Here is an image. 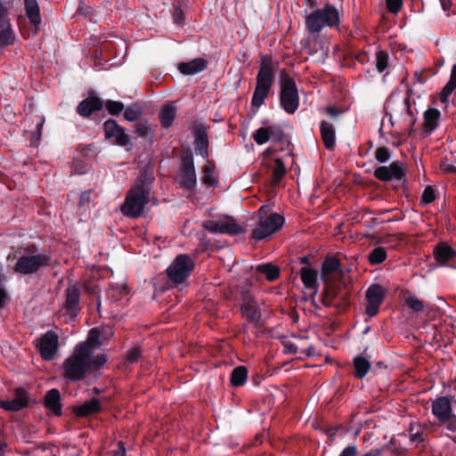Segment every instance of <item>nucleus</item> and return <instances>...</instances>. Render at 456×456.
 <instances>
[{
  "label": "nucleus",
  "instance_id": "34",
  "mask_svg": "<svg viewBox=\"0 0 456 456\" xmlns=\"http://www.w3.org/2000/svg\"><path fill=\"white\" fill-rule=\"evenodd\" d=\"M403 303L414 312H421L424 309V302L411 292L403 294Z\"/></svg>",
  "mask_w": 456,
  "mask_h": 456
},
{
  "label": "nucleus",
  "instance_id": "50",
  "mask_svg": "<svg viewBox=\"0 0 456 456\" xmlns=\"http://www.w3.org/2000/svg\"><path fill=\"white\" fill-rule=\"evenodd\" d=\"M389 150L386 147H379L375 151V158L380 163L387 161L389 159Z\"/></svg>",
  "mask_w": 456,
  "mask_h": 456
},
{
  "label": "nucleus",
  "instance_id": "22",
  "mask_svg": "<svg viewBox=\"0 0 456 456\" xmlns=\"http://www.w3.org/2000/svg\"><path fill=\"white\" fill-rule=\"evenodd\" d=\"M101 403L96 398L73 407V412L79 418L87 417L100 411Z\"/></svg>",
  "mask_w": 456,
  "mask_h": 456
},
{
  "label": "nucleus",
  "instance_id": "4",
  "mask_svg": "<svg viewBox=\"0 0 456 456\" xmlns=\"http://www.w3.org/2000/svg\"><path fill=\"white\" fill-rule=\"evenodd\" d=\"M278 67V63L273 61L271 57L264 56L260 69L256 76V86L252 96V106L259 108L264 104L268 93L273 85V73Z\"/></svg>",
  "mask_w": 456,
  "mask_h": 456
},
{
  "label": "nucleus",
  "instance_id": "58",
  "mask_svg": "<svg viewBox=\"0 0 456 456\" xmlns=\"http://www.w3.org/2000/svg\"><path fill=\"white\" fill-rule=\"evenodd\" d=\"M6 300L7 293L3 288H0V308L4 307V305L6 303Z\"/></svg>",
  "mask_w": 456,
  "mask_h": 456
},
{
  "label": "nucleus",
  "instance_id": "23",
  "mask_svg": "<svg viewBox=\"0 0 456 456\" xmlns=\"http://www.w3.org/2000/svg\"><path fill=\"white\" fill-rule=\"evenodd\" d=\"M61 394L58 389L53 388L45 396V406L54 415L61 414Z\"/></svg>",
  "mask_w": 456,
  "mask_h": 456
},
{
  "label": "nucleus",
  "instance_id": "21",
  "mask_svg": "<svg viewBox=\"0 0 456 456\" xmlns=\"http://www.w3.org/2000/svg\"><path fill=\"white\" fill-rule=\"evenodd\" d=\"M208 67V62L202 58L194 59L189 62H183L178 65L181 73L188 76L195 75L203 71Z\"/></svg>",
  "mask_w": 456,
  "mask_h": 456
},
{
  "label": "nucleus",
  "instance_id": "61",
  "mask_svg": "<svg viewBox=\"0 0 456 456\" xmlns=\"http://www.w3.org/2000/svg\"><path fill=\"white\" fill-rule=\"evenodd\" d=\"M116 456H126L123 443H118V449H116Z\"/></svg>",
  "mask_w": 456,
  "mask_h": 456
},
{
  "label": "nucleus",
  "instance_id": "64",
  "mask_svg": "<svg viewBox=\"0 0 456 456\" xmlns=\"http://www.w3.org/2000/svg\"><path fill=\"white\" fill-rule=\"evenodd\" d=\"M444 10H448L451 6L450 0H440Z\"/></svg>",
  "mask_w": 456,
  "mask_h": 456
},
{
  "label": "nucleus",
  "instance_id": "25",
  "mask_svg": "<svg viewBox=\"0 0 456 456\" xmlns=\"http://www.w3.org/2000/svg\"><path fill=\"white\" fill-rule=\"evenodd\" d=\"M441 113L435 108H429L424 112V129L428 133L434 131L439 123Z\"/></svg>",
  "mask_w": 456,
  "mask_h": 456
},
{
  "label": "nucleus",
  "instance_id": "30",
  "mask_svg": "<svg viewBox=\"0 0 456 456\" xmlns=\"http://www.w3.org/2000/svg\"><path fill=\"white\" fill-rule=\"evenodd\" d=\"M26 13L30 21L37 26L41 23L39 6L37 0H24Z\"/></svg>",
  "mask_w": 456,
  "mask_h": 456
},
{
  "label": "nucleus",
  "instance_id": "2",
  "mask_svg": "<svg viewBox=\"0 0 456 456\" xmlns=\"http://www.w3.org/2000/svg\"><path fill=\"white\" fill-rule=\"evenodd\" d=\"M386 112L390 117L393 126L399 125L406 130H411L417 118L414 108L411 104L410 94H394L386 103Z\"/></svg>",
  "mask_w": 456,
  "mask_h": 456
},
{
  "label": "nucleus",
  "instance_id": "9",
  "mask_svg": "<svg viewBox=\"0 0 456 456\" xmlns=\"http://www.w3.org/2000/svg\"><path fill=\"white\" fill-rule=\"evenodd\" d=\"M50 257L45 254L24 253L17 260L14 271L21 274L37 273L41 267L49 265Z\"/></svg>",
  "mask_w": 456,
  "mask_h": 456
},
{
  "label": "nucleus",
  "instance_id": "36",
  "mask_svg": "<svg viewBox=\"0 0 456 456\" xmlns=\"http://www.w3.org/2000/svg\"><path fill=\"white\" fill-rule=\"evenodd\" d=\"M354 366L355 369V376L362 379L370 368V362L362 356H357L354 359Z\"/></svg>",
  "mask_w": 456,
  "mask_h": 456
},
{
  "label": "nucleus",
  "instance_id": "8",
  "mask_svg": "<svg viewBox=\"0 0 456 456\" xmlns=\"http://www.w3.org/2000/svg\"><path fill=\"white\" fill-rule=\"evenodd\" d=\"M202 227L211 233L236 235L246 232V229L230 216L206 220L202 223Z\"/></svg>",
  "mask_w": 456,
  "mask_h": 456
},
{
  "label": "nucleus",
  "instance_id": "46",
  "mask_svg": "<svg viewBox=\"0 0 456 456\" xmlns=\"http://www.w3.org/2000/svg\"><path fill=\"white\" fill-rule=\"evenodd\" d=\"M408 431L411 442L419 444L423 441V429L419 424H411Z\"/></svg>",
  "mask_w": 456,
  "mask_h": 456
},
{
  "label": "nucleus",
  "instance_id": "27",
  "mask_svg": "<svg viewBox=\"0 0 456 456\" xmlns=\"http://www.w3.org/2000/svg\"><path fill=\"white\" fill-rule=\"evenodd\" d=\"M320 130L325 147L327 149H332L336 139L334 126L326 121H322L320 126Z\"/></svg>",
  "mask_w": 456,
  "mask_h": 456
},
{
  "label": "nucleus",
  "instance_id": "15",
  "mask_svg": "<svg viewBox=\"0 0 456 456\" xmlns=\"http://www.w3.org/2000/svg\"><path fill=\"white\" fill-rule=\"evenodd\" d=\"M405 175V168L399 161H395L389 166H382L374 171V175L380 181L400 180Z\"/></svg>",
  "mask_w": 456,
  "mask_h": 456
},
{
  "label": "nucleus",
  "instance_id": "51",
  "mask_svg": "<svg viewBox=\"0 0 456 456\" xmlns=\"http://www.w3.org/2000/svg\"><path fill=\"white\" fill-rule=\"evenodd\" d=\"M386 4L390 12L396 14L402 8L403 0H386Z\"/></svg>",
  "mask_w": 456,
  "mask_h": 456
},
{
  "label": "nucleus",
  "instance_id": "37",
  "mask_svg": "<svg viewBox=\"0 0 456 456\" xmlns=\"http://www.w3.org/2000/svg\"><path fill=\"white\" fill-rule=\"evenodd\" d=\"M456 89V65L453 66L449 82L444 86L441 91L440 98L443 102H445L449 95Z\"/></svg>",
  "mask_w": 456,
  "mask_h": 456
},
{
  "label": "nucleus",
  "instance_id": "44",
  "mask_svg": "<svg viewBox=\"0 0 456 456\" xmlns=\"http://www.w3.org/2000/svg\"><path fill=\"white\" fill-rule=\"evenodd\" d=\"M375 66L379 72H383L389 66L388 54L384 51H378L376 53Z\"/></svg>",
  "mask_w": 456,
  "mask_h": 456
},
{
  "label": "nucleus",
  "instance_id": "17",
  "mask_svg": "<svg viewBox=\"0 0 456 456\" xmlns=\"http://www.w3.org/2000/svg\"><path fill=\"white\" fill-rule=\"evenodd\" d=\"M282 137V130L276 126L260 127L252 134L253 140L259 145L267 142L270 139L281 141Z\"/></svg>",
  "mask_w": 456,
  "mask_h": 456
},
{
  "label": "nucleus",
  "instance_id": "53",
  "mask_svg": "<svg viewBox=\"0 0 456 456\" xmlns=\"http://www.w3.org/2000/svg\"><path fill=\"white\" fill-rule=\"evenodd\" d=\"M104 131L106 138H112L114 136V121H112L111 119H108L104 123Z\"/></svg>",
  "mask_w": 456,
  "mask_h": 456
},
{
  "label": "nucleus",
  "instance_id": "24",
  "mask_svg": "<svg viewBox=\"0 0 456 456\" xmlns=\"http://www.w3.org/2000/svg\"><path fill=\"white\" fill-rule=\"evenodd\" d=\"M436 260L441 265H445L455 256V251L447 244L440 243L434 249Z\"/></svg>",
  "mask_w": 456,
  "mask_h": 456
},
{
  "label": "nucleus",
  "instance_id": "54",
  "mask_svg": "<svg viewBox=\"0 0 456 456\" xmlns=\"http://www.w3.org/2000/svg\"><path fill=\"white\" fill-rule=\"evenodd\" d=\"M86 171V168L81 161L75 160L73 162V172L77 173V174H82V173H85Z\"/></svg>",
  "mask_w": 456,
  "mask_h": 456
},
{
  "label": "nucleus",
  "instance_id": "35",
  "mask_svg": "<svg viewBox=\"0 0 456 456\" xmlns=\"http://www.w3.org/2000/svg\"><path fill=\"white\" fill-rule=\"evenodd\" d=\"M248 378V370L244 366L234 368L231 374V382L234 387L242 386Z\"/></svg>",
  "mask_w": 456,
  "mask_h": 456
},
{
  "label": "nucleus",
  "instance_id": "52",
  "mask_svg": "<svg viewBox=\"0 0 456 456\" xmlns=\"http://www.w3.org/2000/svg\"><path fill=\"white\" fill-rule=\"evenodd\" d=\"M284 347L286 351L289 354H297L299 353L300 346L296 344L295 338L291 340H286L283 342Z\"/></svg>",
  "mask_w": 456,
  "mask_h": 456
},
{
  "label": "nucleus",
  "instance_id": "62",
  "mask_svg": "<svg viewBox=\"0 0 456 456\" xmlns=\"http://www.w3.org/2000/svg\"><path fill=\"white\" fill-rule=\"evenodd\" d=\"M124 110V105L120 102L116 101V116L122 112Z\"/></svg>",
  "mask_w": 456,
  "mask_h": 456
},
{
  "label": "nucleus",
  "instance_id": "12",
  "mask_svg": "<svg viewBox=\"0 0 456 456\" xmlns=\"http://www.w3.org/2000/svg\"><path fill=\"white\" fill-rule=\"evenodd\" d=\"M37 346L44 360H53L58 352L59 337L54 331L49 330L40 338Z\"/></svg>",
  "mask_w": 456,
  "mask_h": 456
},
{
  "label": "nucleus",
  "instance_id": "60",
  "mask_svg": "<svg viewBox=\"0 0 456 456\" xmlns=\"http://www.w3.org/2000/svg\"><path fill=\"white\" fill-rule=\"evenodd\" d=\"M136 131L142 134V135H147L148 134V127L144 125H137Z\"/></svg>",
  "mask_w": 456,
  "mask_h": 456
},
{
  "label": "nucleus",
  "instance_id": "5",
  "mask_svg": "<svg viewBox=\"0 0 456 456\" xmlns=\"http://www.w3.org/2000/svg\"><path fill=\"white\" fill-rule=\"evenodd\" d=\"M338 23V11L330 4H326L323 8L315 10L305 17V28L312 34L319 33L326 27H335Z\"/></svg>",
  "mask_w": 456,
  "mask_h": 456
},
{
  "label": "nucleus",
  "instance_id": "6",
  "mask_svg": "<svg viewBox=\"0 0 456 456\" xmlns=\"http://www.w3.org/2000/svg\"><path fill=\"white\" fill-rule=\"evenodd\" d=\"M150 199V189L146 185L138 183L127 193L126 200L121 207V211L125 216L138 217L142 215Z\"/></svg>",
  "mask_w": 456,
  "mask_h": 456
},
{
  "label": "nucleus",
  "instance_id": "18",
  "mask_svg": "<svg viewBox=\"0 0 456 456\" xmlns=\"http://www.w3.org/2000/svg\"><path fill=\"white\" fill-rule=\"evenodd\" d=\"M241 313L244 318L253 323H258L261 319L260 308L256 300L250 297H246L241 305Z\"/></svg>",
  "mask_w": 456,
  "mask_h": 456
},
{
  "label": "nucleus",
  "instance_id": "11",
  "mask_svg": "<svg viewBox=\"0 0 456 456\" xmlns=\"http://www.w3.org/2000/svg\"><path fill=\"white\" fill-rule=\"evenodd\" d=\"M179 185L188 191H193L197 184L196 170L191 154L182 159V165L176 177Z\"/></svg>",
  "mask_w": 456,
  "mask_h": 456
},
{
  "label": "nucleus",
  "instance_id": "63",
  "mask_svg": "<svg viewBox=\"0 0 456 456\" xmlns=\"http://www.w3.org/2000/svg\"><path fill=\"white\" fill-rule=\"evenodd\" d=\"M106 108L110 114H114V102L109 101L106 104Z\"/></svg>",
  "mask_w": 456,
  "mask_h": 456
},
{
  "label": "nucleus",
  "instance_id": "40",
  "mask_svg": "<svg viewBox=\"0 0 456 456\" xmlns=\"http://www.w3.org/2000/svg\"><path fill=\"white\" fill-rule=\"evenodd\" d=\"M202 182L208 186H215L217 183L215 167L210 163L203 167Z\"/></svg>",
  "mask_w": 456,
  "mask_h": 456
},
{
  "label": "nucleus",
  "instance_id": "10",
  "mask_svg": "<svg viewBox=\"0 0 456 456\" xmlns=\"http://www.w3.org/2000/svg\"><path fill=\"white\" fill-rule=\"evenodd\" d=\"M194 268V261L188 255L177 256L167 269L168 278L175 283L184 281Z\"/></svg>",
  "mask_w": 456,
  "mask_h": 456
},
{
  "label": "nucleus",
  "instance_id": "31",
  "mask_svg": "<svg viewBox=\"0 0 456 456\" xmlns=\"http://www.w3.org/2000/svg\"><path fill=\"white\" fill-rule=\"evenodd\" d=\"M195 149L204 158L208 159V135L204 131H198L195 134Z\"/></svg>",
  "mask_w": 456,
  "mask_h": 456
},
{
  "label": "nucleus",
  "instance_id": "16",
  "mask_svg": "<svg viewBox=\"0 0 456 456\" xmlns=\"http://www.w3.org/2000/svg\"><path fill=\"white\" fill-rule=\"evenodd\" d=\"M452 412L451 398L441 396L432 402V413L441 423H445L450 419Z\"/></svg>",
  "mask_w": 456,
  "mask_h": 456
},
{
  "label": "nucleus",
  "instance_id": "43",
  "mask_svg": "<svg viewBox=\"0 0 456 456\" xmlns=\"http://www.w3.org/2000/svg\"><path fill=\"white\" fill-rule=\"evenodd\" d=\"M116 143L125 146L127 151L131 150L132 143L129 135L125 133V130L116 124Z\"/></svg>",
  "mask_w": 456,
  "mask_h": 456
},
{
  "label": "nucleus",
  "instance_id": "28",
  "mask_svg": "<svg viewBox=\"0 0 456 456\" xmlns=\"http://www.w3.org/2000/svg\"><path fill=\"white\" fill-rule=\"evenodd\" d=\"M300 277L305 288L317 292V272L309 267H303L300 270Z\"/></svg>",
  "mask_w": 456,
  "mask_h": 456
},
{
  "label": "nucleus",
  "instance_id": "55",
  "mask_svg": "<svg viewBox=\"0 0 456 456\" xmlns=\"http://www.w3.org/2000/svg\"><path fill=\"white\" fill-rule=\"evenodd\" d=\"M357 452V449L354 445L346 447L339 456H354Z\"/></svg>",
  "mask_w": 456,
  "mask_h": 456
},
{
  "label": "nucleus",
  "instance_id": "56",
  "mask_svg": "<svg viewBox=\"0 0 456 456\" xmlns=\"http://www.w3.org/2000/svg\"><path fill=\"white\" fill-rule=\"evenodd\" d=\"M445 423L447 424V428L450 431H456V416L451 414L450 419H448Z\"/></svg>",
  "mask_w": 456,
  "mask_h": 456
},
{
  "label": "nucleus",
  "instance_id": "38",
  "mask_svg": "<svg viewBox=\"0 0 456 456\" xmlns=\"http://www.w3.org/2000/svg\"><path fill=\"white\" fill-rule=\"evenodd\" d=\"M257 272L265 275L266 279L270 281H274L280 274V270L277 266L271 264L260 265L256 267Z\"/></svg>",
  "mask_w": 456,
  "mask_h": 456
},
{
  "label": "nucleus",
  "instance_id": "32",
  "mask_svg": "<svg viewBox=\"0 0 456 456\" xmlns=\"http://www.w3.org/2000/svg\"><path fill=\"white\" fill-rule=\"evenodd\" d=\"M286 174L284 163L281 159H276L272 167V184L273 186L280 183Z\"/></svg>",
  "mask_w": 456,
  "mask_h": 456
},
{
  "label": "nucleus",
  "instance_id": "13",
  "mask_svg": "<svg viewBox=\"0 0 456 456\" xmlns=\"http://www.w3.org/2000/svg\"><path fill=\"white\" fill-rule=\"evenodd\" d=\"M386 295L385 289L379 284H372L366 291V314L372 317L375 316L379 310Z\"/></svg>",
  "mask_w": 456,
  "mask_h": 456
},
{
  "label": "nucleus",
  "instance_id": "47",
  "mask_svg": "<svg viewBox=\"0 0 456 456\" xmlns=\"http://www.w3.org/2000/svg\"><path fill=\"white\" fill-rule=\"evenodd\" d=\"M294 338L296 344L300 346V354H305L306 355H311L313 354L312 346L308 344L306 337H295Z\"/></svg>",
  "mask_w": 456,
  "mask_h": 456
},
{
  "label": "nucleus",
  "instance_id": "45",
  "mask_svg": "<svg viewBox=\"0 0 456 456\" xmlns=\"http://www.w3.org/2000/svg\"><path fill=\"white\" fill-rule=\"evenodd\" d=\"M142 116V109L137 103L129 105L124 112V117L128 121H135Z\"/></svg>",
  "mask_w": 456,
  "mask_h": 456
},
{
  "label": "nucleus",
  "instance_id": "41",
  "mask_svg": "<svg viewBox=\"0 0 456 456\" xmlns=\"http://www.w3.org/2000/svg\"><path fill=\"white\" fill-rule=\"evenodd\" d=\"M339 261L335 257L326 259L322 265V276L324 281L327 280L326 276L339 269Z\"/></svg>",
  "mask_w": 456,
  "mask_h": 456
},
{
  "label": "nucleus",
  "instance_id": "33",
  "mask_svg": "<svg viewBox=\"0 0 456 456\" xmlns=\"http://www.w3.org/2000/svg\"><path fill=\"white\" fill-rule=\"evenodd\" d=\"M176 114V109L175 106L167 105L161 109L159 118L161 125L164 127H168L172 125Z\"/></svg>",
  "mask_w": 456,
  "mask_h": 456
},
{
  "label": "nucleus",
  "instance_id": "1",
  "mask_svg": "<svg viewBox=\"0 0 456 456\" xmlns=\"http://www.w3.org/2000/svg\"><path fill=\"white\" fill-rule=\"evenodd\" d=\"M109 338L98 328L92 329L86 341L78 343L72 354L62 363L63 376L71 381H78L91 371L102 367L106 362L104 354L97 351Z\"/></svg>",
  "mask_w": 456,
  "mask_h": 456
},
{
  "label": "nucleus",
  "instance_id": "59",
  "mask_svg": "<svg viewBox=\"0 0 456 456\" xmlns=\"http://www.w3.org/2000/svg\"><path fill=\"white\" fill-rule=\"evenodd\" d=\"M382 452L383 448H376L365 453L363 456H380Z\"/></svg>",
  "mask_w": 456,
  "mask_h": 456
},
{
  "label": "nucleus",
  "instance_id": "57",
  "mask_svg": "<svg viewBox=\"0 0 456 456\" xmlns=\"http://www.w3.org/2000/svg\"><path fill=\"white\" fill-rule=\"evenodd\" d=\"M118 289V292L122 296H126L129 294V289L126 282H122L118 285V288H116V290Z\"/></svg>",
  "mask_w": 456,
  "mask_h": 456
},
{
  "label": "nucleus",
  "instance_id": "48",
  "mask_svg": "<svg viewBox=\"0 0 456 456\" xmlns=\"http://www.w3.org/2000/svg\"><path fill=\"white\" fill-rule=\"evenodd\" d=\"M436 200V192L432 186L428 185L425 188L422 197L421 202L425 204H429Z\"/></svg>",
  "mask_w": 456,
  "mask_h": 456
},
{
  "label": "nucleus",
  "instance_id": "14",
  "mask_svg": "<svg viewBox=\"0 0 456 456\" xmlns=\"http://www.w3.org/2000/svg\"><path fill=\"white\" fill-rule=\"evenodd\" d=\"M322 303L326 306H333L338 310H342L348 305V296L346 292L330 285L325 289Z\"/></svg>",
  "mask_w": 456,
  "mask_h": 456
},
{
  "label": "nucleus",
  "instance_id": "19",
  "mask_svg": "<svg viewBox=\"0 0 456 456\" xmlns=\"http://www.w3.org/2000/svg\"><path fill=\"white\" fill-rule=\"evenodd\" d=\"M28 404L27 393L22 389H18L14 398L2 401L0 405L3 409L9 411H17L26 407Z\"/></svg>",
  "mask_w": 456,
  "mask_h": 456
},
{
  "label": "nucleus",
  "instance_id": "3",
  "mask_svg": "<svg viewBox=\"0 0 456 456\" xmlns=\"http://www.w3.org/2000/svg\"><path fill=\"white\" fill-rule=\"evenodd\" d=\"M255 226L252 228L251 238L255 240H265L279 232L285 222L283 216L262 206L255 214Z\"/></svg>",
  "mask_w": 456,
  "mask_h": 456
},
{
  "label": "nucleus",
  "instance_id": "20",
  "mask_svg": "<svg viewBox=\"0 0 456 456\" xmlns=\"http://www.w3.org/2000/svg\"><path fill=\"white\" fill-rule=\"evenodd\" d=\"M102 102L100 98L95 96H91L84 101H82L77 108V113L82 117H88L90 116L94 111L100 110L102 108Z\"/></svg>",
  "mask_w": 456,
  "mask_h": 456
},
{
  "label": "nucleus",
  "instance_id": "26",
  "mask_svg": "<svg viewBox=\"0 0 456 456\" xmlns=\"http://www.w3.org/2000/svg\"><path fill=\"white\" fill-rule=\"evenodd\" d=\"M13 36L9 20L6 17V10L0 17V45H9L12 42Z\"/></svg>",
  "mask_w": 456,
  "mask_h": 456
},
{
  "label": "nucleus",
  "instance_id": "39",
  "mask_svg": "<svg viewBox=\"0 0 456 456\" xmlns=\"http://www.w3.org/2000/svg\"><path fill=\"white\" fill-rule=\"evenodd\" d=\"M90 191H82L77 195V213L82 216L90 208Z\"/></svg>",
  "mask_w": 456,
  "mask_h": 456
},
{
  "label": "nucleus",
  "instance_id": "7",
  "mask_svg": "<svg viewBox=\"0 0 456 456\" xmlns=\"http://www.w3.org/2000/svg\"><path fill=\"white\" fill-rule=\"evenodd\" d=\"M281 104L289 114L294 113L299 105V97L296 84L289 75L282 71L281 74Z\"/></svg>",
  "mask_w": 456,
  "mask_h": 456
},
{
  "label": "nucleus",
  "instance_id": "49",
  "mask_svg": "<svg viewBox=\"0 0 456 456\" xmlns=\"http://www.w3.org/2000/svg\"><path fill=\"white\" fill-rule=\"evenodd\" d=\"M140 355V349L138 347H132L126 352L125 362L128 363H134L138 361Z\"/></svg>",
  "mask_w": 456,
  "mask_h": 456
},
{
  "label": "nucleus",
  "instance_id": "42",
  "mask_svg": "<svg viewBox=\"0 0 456 456\" xmlns=\"http://www.w3.org/2000/svg\"><path fill=\"white\" fill-rule=\"evenodd\" d=\"M387 258V251L384 248L377 247L373 248L368 256V260L371 265H379Z\"/></svg>",
  "mask_w": 456,
  "mask_h": 456
},
{
  "label": "nucleus",
  "instance_id": "29",
  "mask_svg": "<svg viewBox=\"0 0 456 456\" xmlns=\"http://www.w3.org/2000/svg\"><path fill=\"white\" fill-rule=\"evenodd\" d=\"M66 308L71 313H75L77 310L79 304V290L76 286H69L66 289Z\"/></svg>",
  "mask_w": 456,
  "mask_h": 456
}]
</instances>
